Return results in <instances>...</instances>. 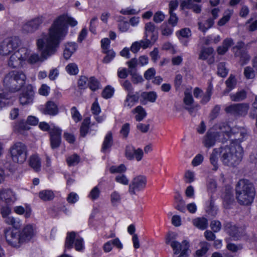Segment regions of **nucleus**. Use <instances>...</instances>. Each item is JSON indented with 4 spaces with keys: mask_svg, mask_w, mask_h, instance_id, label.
I'll use <instances>...</instances> for the list:
<instances>
[{
    "mask_svg": "<svg viewBox=\"0 0 257 257\" xmlns=\"http://www.w3.org/2000/svg\"><path fill=\"white\" fill-rule=\"evenodd\" d=\"M227 86V92H229L234 88L236 85V80L234 76L230 75L225 82Z\"/></svg>",
    "mask_w": 257,
    "mask_h": 257,
    "instance_id": "09e8293b",
    "label": "nucleus"
},
{
    "mask_svg": "<svg viewBox=\"0 0 257 257\" xmlns=\"http://www.w3.org/2000/svg\"><path fill=\"white\" fill-rule=\"evenodd\" d=\"M227 249L233 252H236L238 250L242 249V245L240 244H235L232 243H228L226 245Z\"/></svg>",
    "mask_w": 257,
    "mask_h": 257,
    "instance_id": "69168bd1",
    "label": "nucleus"
},
{
    "mask_svg": "<svg viewBox=\"0 0 257 257\" xmlns=\"http://www.w3.org/2000/svg\"><path fill=\"white\" fill-rule=\"evenodd\" d=\"M229 126L225 123H219L215 125L213 128L208 131L204 136L202 143L204 147L210 148L213 147L217 141L222 142L228 137L227 131Z\"/></svg>",
    "mask_w": 257,
    "mask_h": 257,
    "instance_id": "20e7f679",
    "label": "nucleus"
},
{
    "mask_svg": "<svg viewBox=\"0 0 257 257\" xmlns=\"http://www.w3.org/2000/svg\"><path fill=\"white\" fill-rule=\"evenodd\" d=\"M220 148L214 149L210 156V162L211 164L213 166L212 170L214 171H216L218 168V154H220Z\"/></svg>",
    "mask_w": 257,
    "mask_h": 257,
    "instance_id": "cd10ccee",
    "label": "nucleus"
},
{
    "mask_svg": "<svg viewBox=\"0 0 257 257\" xmlns=\"http://www.w3.org/2000/svg\"><path fill=\"white\" fill-rule=\"evenodd\" d=\"M230 99L233 101H240L244 99L246 97V92L244 90H241L234 94H230Z\"/></svg>",
    "mask_w": 257,
    "mask_h": 257,
    "instance_id": "58836bf2",
    "label": "nucleus"
},
{
    "mask_svg": "<svg viewBox=\"0 0 257 257\" xmlns=\"http://www.w3.org/2000/svg\"><path fill=\"white\" fill-rule=\"evenodd\" d=\"M232 14V11H228L227 12H226L223 17L218 22V25L219 26L224 25L229 20Z\"/></svg>",
    "mask_w": 257,
    "mask_h": 257,
    "instance_id": "6e6d98bb",
    "label": "nucleus"
},
{
    "mask_svg": "<svg viewBox=\"0 0 257 257\" xmlns=\"http://www.w3.org/2000/svg\"><path fill=\"white\" fill-rule=\"evenodd\" d=\"M225 231L234 240H237L241 235V228H239L235 225L230 222H227L224 225Z\"/></svg>",
    "mask_w": 257,
    "mask_h": 257,
    "instance_id": "aec40b11",
    "label": "nucleus"
},
{
    "mask_svg": "<svg viewBox=\"0 0 257 257\" xmlns=\"http://www.w3.org/2000/svg\"><path fill=\"white\" fill-rule=\"evenodd\" d=\"M120 84L124 89L127 91V93H132L134 91V87L131 82L127 80L121 81Z\"/></svg>",
    "mask_w": 257,
    "mask_h": 257,
    "instance_id": "0e129e2a",
    "label": "nucleus"
},
{
    "mask_svg": "<svg viewBox=\"0 0 257 257\" xmlns=\"http://www.w3.org/2000/svg\"><path fill=\"white\" fill-rule=\"evenodd\" d=\"M193 225L201 230L206 229L208 226V220L204 217H198L193 220Z\"/></svg>",
    "mask_w": 257,
    "mask_h": 257,
    "instance_id": "473e14b6",
    "label": "nucleus"
},
{
    "mask_svg": "<svg viewBox=\"0 0 257 257\" xmlns=\"http://www.w3.org/2000/svg\"><path fill=\"white\" fill-rule=\"evenodd\" d=\"M114 89L110 86H106L102 93V96L105 98L111 97L114 93Z\"/></svg>",
    "mask_w": 257,
    "mask_h": 257,
    "instance_id": "4d7b16f0",
    "label": "nucleus"
},
{
    "mask_svg": "<svg viewBox=\"0 0 257 257\" xmlns=\"http://www.w3.org/2000/svg\"><path fill=\"white\" fill-rule=\"evenodd\" d=\"M173 29L166 24H163L161 26V33L163 36H169L172 35Z\"/></svg>",
    "mask_w": 257,
    "mask_h": 257,
    "instance_id": "680f3d73",
    "label": "nucleus"
},
{
    "mask_svg": "<svg viewBox=\"0 0 257 257\" xmlns=\"http://www.w3.org/2000/svg\"><path fill=\"white\" fill-rule=\"evenodd\" d=\"M45 20V17L39 15L25 23L22 30L25 33H34L38 30Z\"/></svg>",
    "mask_w": 257,
    "mask_h": 257,
    "instance_id": "9d476101",
    "label": "nucleus"
},
{
    "mask_svg": "<svg viewBox=\"0 0 257 257\" xmlns=\"http://www.w3.org/2000/svg\"><path fill=\"white\" fill-rule=\"evenodd\" d=\"M129 72L130 75L132 76V81L135 84H138L139 83H141L144 81L143 78L142 76L136 73L132 72V70H129Z\"/></svg>",
    "mask_w": 257,
    "mask_h": 257,
    "instance_id": "de8ad7c7",
    "label": "nucleus"
},
{
    "mask_svg": "<svg viewBox=\"0 0 257 257\" xmlns=\"http://www.w3.org/2000/svg\"><path fill=\"white\" fill-rule=\"evenodd\" d=\"M29 165L36 171H39L41 166L40 158L36 155L31 156L29 159Z\"/></svg>",
    "mask_w": 257,
    "mask_h": 257,
    "instance_id": "2f4dec72",
    "label": "nucleus"
},
{
    "mask_svg": "<svg viewBox=\"0 0 257 257\" xmlns=\"http://www.w3.org/2000/svg\"><path fill=\"white\" fill-rule=\"evenodd\" d=\"M67 163L69 166L76 165L80 161L79 157L76 154L68 157L67 159Z\"/></svg>",
    "mask_w": 257,
    "mask_h": 257,
    "instance_id": "8fccbe9b",
    "label": "nucleus"
},
{
    "mask_svg": "<svg viewBox=\"0 0 257 257\" xmlns=\"http://www.w3.org/2000/svg\"><path fill=\"white\" fill-rule=\"evenodd\" d=\"M132 113L136 114L135 118L138 121L142 120L147 116L145 109L141 105H139L133 109Z\"/></svg>",
    "mask_w": 257,
    "mask_h": 257,
    "instance_id": "7c9ffc66",
    "label": "nucleus"
},
{
    "mask_svg": "<svg viewBox=\"0 0 257 257\" xmlns=\"http://www.w3.org/2000/svg\"><path fill=\"white\" fill-rule=\"evenodd\" d=\"M100 194V190L97 186H95L93 187L92 190L90 191L88 197L92 200H95L97 199Z\"/></svg>",
    "mask_w": 257,
    "mask_h": 257,
    "instance_id": "3c124183",
    "label": "nucleus"
},
{
    "mask_svg": "<svg viewBox=\"0 0 257 257\" xmlns=\"http://www.w3.org/2000/svg\"><path fill=\"white\" fill-rule=\"evenodd\" d=\"M5 237L8 243L12 246L19 247L23 243L21 240L20 232L11 229H7L5 231Z\"/></svg>",
    "mask_w": 257,
    "mask_h": 257,
    "instance_id": "4468645a",
    "label": "nucleus"
},
{
    "mask_svg": "<svg viewBox=\"0 0 257 257\" xmlns=\"http://www.w3.org/2000/svg\"><path fill=\"white\" fill-rule=\"evenodd\" d=\"M228 137L224 140L225 142L228 139L231 141L230 145H240V144L243 141L245 137L246 136L245 131L240 127H233L230 128L229 126V130L227 131Z\"/></svg>",
    "mask_w": 257,
    "mask_h": 257,
    "instance_id": "9b49d317",
    "label": "nucleus"
},
{
    "mask_svg": "<svg viewBox=\"0 0 257 257\" xmlns=\"http://www.w3.org/2000/svg\"><path fill=\"white\" fill-rule=\"evenodd\" d=\"M141 102L145 103L147 101L154 102L157 97L156 93L154 91L143 92L141 95Z\"/></svg>",
    "mask_w": 257,
    "mask_h": 257,
    "instance_id": "bb28decb",
    "label": "nucleus"
},
{
    "mask_svg": "<svg viewBox=\"0 0 257 257\" xmlns=\"http://www.w3.org/2000/svg\"><path fill=\"white\" fill-rule=\"evenodd\" d=\"M5 222L7 224L13 226L15 228H18L21 226L20 220L12 216H9L5 218Z\"/></svg>",
    "mask_w": 257,
    "mask_h": 257,
    "instance_id": "a19ab883",
    "label": "nucleus"
},
{
    "mask_svg": "<svg viewBox=\"0 0 257 257\" xmlns=\"http://www.w3.org/2000/svg\"><path fill=\"white\" fill-rule=\"evenodd\" d=\"M208 243L206 242H204L201 244V248L196 251V255L198 257H201L205 255L208 250Z\"/></svg>",
    "mask_w": 257,
    "mask_h": 257,
    "instance_id": "49530a36",
    "label": "nucleus"
},
{
    "mask_svg": "<svg viewBox=\"0 0 257 257\" xmlns=\"http://www.w3.org/2000/svg\"><path fill=\"white\" fill-rule=\"evenodd\" d=\"M12 104L11 96L3 90H0V108Z\"/></svg>",
    "mask_w": 257,
    "mask_h": 257,
    "instance_id": "c756f323",
    "label": "nucleus"
},
{
    "mask_svg": "<svg viewBox=\"0 0 257 257\" xmlns=\"http://www.w3.org/2000/svg\"><path fill=\"white\" fill-rule=\"evenodd\" d=\"M27 77L21 70H12L7 73L3 80L4 85L13 92L20 90L26 83Z\"/></svg>",
    "mask_w": 257,
    "mask_h": 257,
    "instance_id": "39448f33",
    "label": "nucleus"
},
{
    "mask_svg": "<svg viewBox=\"0 0 257 257\" xmlns=\"http://www.w3.org/2000/svg\"><path fill=\"white\" fill-rule=\"evenodd\" d=\"M39 197L42 200L46 201L52 200L54 197V194L51 190H44L39 193Z\"/></svg>",
    "mask_w": 257,
    "mask_h": 257,
    "instance_id": "e433bc0d",
    "label": "nucleus"
},
{
    "mask_svg": "<svg viewBox=\"0 0 257 257\" xmlns=\"http://www.w3.org/2000/svg\"><path fill=\"white\" fill-rule=\"evenodd\" d=\"M140 95L138 92L136 93H127L125 99L124 101V106L131 108L135 104L139 101Z\"/></svg>",
    "mask_w": 257,
    "mask_h": 257,
    "instance_id": "5701e85b",
    "label": "nucleus"
},
{
    "mask_svg": "<svg viewBox=\"0 0 257 257\" xmlns=\"http://www.w3.org/2000/svg\"><path fill=\"white\" fill-rule=\"evenodd\" d=\"M21 240L23 243L29 240L34 234L33 228L32 225H28L24 228L22 231L20 232Z\"/></svg>",
    "mask_w": 257,
    "mask_h": 257,
    "instance_id": "a878e982",
    "label": "nucleus"
},
{
    "mask_svg": "<svg viewBox=\"0 0 257 257\" xmlns=\"http://www.w3.org/2000/svg\"><path fill=\"white\" fill-rule=\"evenodd\" d=\"M13 129L15 132L22 134L24 131L29 130L30 127L24 120H21L15 123Z\"/></svg>",
    "mask_w": 257,
    "mask_h": 257,
    "instance_id": "c85d7f7f",
    "label": "nucleus"
},
{
    "mask_svg": "<svg viewBox=\"0 0 257 257\" xmlns=\"http://www.w3.org/2000/svg\"><path fill=\"white\" fill-rule=\"evenodd\" d=\"M66 72L70 75H76L78 72L79 69L76 64L74 63H71L68 64L65 67Z\"/></svg>",
    "mask_w": 257,
    "mask_h": 257,
    "instance_id": "37998d69",
    "label": "nucleus"
},
{
    "mask_svg": "<svg viewBox=\"0 0 257 257\" xmlns=\"http://www.w3.org/2000/svg\"><path fill=\"white\" fill-rule=\"evenodd\" d=\"M217 73L221 77H225L228 73V70L226 69L224 63H220L217 66Z\"/></svg>",
    "mask_w": 257,
    "mask_h": 257,
    "instance_id": "13d9d810",
    "label": "nucleus"
},
{
    "mask_svg": "<svg viewBox=\"0 0 257 257\" xmlns=\"http://www.w3.org/2000/svg\"><path fill=\"white\" fill-rule=\"evenodd\" d=\"M156 74V70L154 68L148 69L144 73V77L147 80L152 79Z\"/></svg>",
    "mask_w": 257,
    "mask_h": 257,
    "instance_id": "338daca9",
    "label": "nucleus"
},
{
    "mask_svg": "<svg viewBox=\"0 0 257 257\" xmlns=\"http://www.w3.org/2000/svg\"><path fill=\"white\" fill-rule=\"evenodd\" d=\"M126 170V168L123 164H120L118 166H112L109 168V171L111 173H121L125 172Z\"/></svg>",
    "mask_w": 257,
    "mask_h": 257,
    "instance_id": "603ef678",
    "label": "nucleus"
},
{
    "mask_svg": "<svg viewBox=\"0 0 257 257\" xmlns=\"http://www.w3.org/2000/svg\"><path fill=\"white\" fill-rule=\"evenodd\" d=\"M183 102L186 106H192L193 105L194 99L192 94V91L190 89H186L184 91Z\"/></svg>",
    "mask_w": 257,
    "mask_h": 257,
    "instance_id": "f704fd0d",
    "label": "nucleus"
},
{
    "mask_svg": "<svg viewBox=\"0 0 257 257\" xmlns=\"http://www.w3.org/2000/svg\"><path fill=\"white\" fill-rule=\"evenodd\" d=\"M21 44V40L17 37L8 38L0 43V55L7 56L12 54Z\"/></svg>",
    "mask_w": 257,
    "mask_h": 257,
    "instance_id": "1a4fd4ad",
    "label": "nucleus"
},
{
    "mask_svg": "<svg viewBox=\"0 0 257 257\" xmlns=\"http://www.w3.org/2000/svg\"><path fill=\"white\" fill-rule=\"evenodd\" d=\"M78 199L79 196L77 193L73 192L70 193L67 197V201L70 204H74Z\"/></svg>",
    "mask_w": 257,
    "mask_h": 257,
    "instance_id": "774afa93",
    "label": "nucleus"
},
{
    "mask_svg": "<svg viewBox=\"0 0 257 257\" xmlns=\"http://www.w3.org/2000/svg\"><path fill=\"white\" fill-rule=\"evenodd\" d=\"M124 155L125 157L129 160L136 159L139 162L143 158L144 152L141 148L136 149L133 145H128L125 147Z\"/></svg>",
    "mask_w": 257,
    "mask_h": 257,
    "instance_id": "dca6fc26",
    "label": "nucleus"
},
{
    "mask_svg": "<svg viewBox=\"0 0 257 257\" xmlns=\"http://www.w3.org/2000/svg\"><path fill=\"white\" fill-rule=\"evenodd\" d=\"M156 28V26L153 23H147L145 27V38L150 37L153 42H156L158 39V33Z\"/></svg>",
    "mask_w": 257,
    "mask_h": 257,
    "instance_id": "4be33fe9",
    "label": "nucleus"
},
{
    "mask_svg": "<svg viewBox=\"0 0 257 257\" xmlns=\"http://www.w3.org/2000/svg\"><path fill=\"white\" fill-rule=\"evenodd\" d=\"M176 235L173 233H169L166 238V243L170 244L172 248L174 253L178 254L180 253V256H187L189 249V243L186 240H183L182 243L175 240Z\"/></svg>",
    "mask_w": 257,
    "mask_h": 257,
    "instance_id": "0eeeda50",
    "label": "nucleus"
},
{
    "mask_svg": "<svg viewBox=\"0 0 257 257\" xmlns=\"http://www.w3.org/2000/svg\"><path fill=\"white\" fill-rule=\"evenodd\" d=\"M68 25L74 27L77 25V22L67 14H63L55 19L49 28L48 33H43L37 40V47L41 52V56L33 53L29 57L28 62L31 64L42 62L54 55L67 34Z\"/></svg>",
    "mask_w": 257,
    "mask_h": 257,
    "instance_id": "f257e3e1",
    "label": "nucleus"
},
{
    "mask_svg": "<svg viewBox=\"0 0 257 257\" xmlns=\"http://www.w3.org/2000/svg\"><path fill=\"white\" fill-rule=\"evenodd\" d=\"M41 111L44 114L55 116L59 112L58 106L54 101H48Z\"/></svg>",
    "mask_w": 257,
    "mask_h": 257,
    "instance_id": "412c9836",
    "label": "nucleus"
},
{
    "mask_svg": "<svg viewBox=\"0 0 257 257\" xmlns=\"http://www.w3.org/2000/svg\"><path fill=\"white\" fill-rule=\"evenodd\" d=\"M28 58V50L24 48L14 52L8 60V65L12 68H21Z\"/></svg>",
    "mask_w": 257,
    "mask_h": 257,
    "instance_id": "6e6552de",
    "label": "nucleus"
},
{
    "mask_svg": "<svg viewBox=\"0 0 257 257\" xmlns=\"http://www.w3.org/2000/svg\"><path fill=\"white\" fill-rule=\"evenodd\" d=\"M112 143L113 140L112 133L111 132H108L104 138L102 146L101 151L103 152H105L111 147Z\"/></svg>",
    "mask_w": 257,
    "mask_h": 257,
    "instance_id": "72a5a7b5",
    "label": "nucleus"
},
{
    "mask_svg": "<svg viewBox=\"0 0 257 257\" xmlns=\"http://www.w3.org/2000/svg\"><path fill=\"white\" fill-rule=\"evenodd\" d=\"M89 79L84 76H81L78 80V86L80 89H84L88 86Z\"/></svg>",
    "mask_w": 257,
    "mask_h": 257,
    "instance_id": "bf43d9fd",
    "label": "nucleus"
},
{
    "mask_svg": "<svg viewBox=\"0 0 257 257\" xmlns=\"http://www.w3.org/2000/svg\"><path fill=\"white\" fill-rule=\"evenodd\" d=\"M62 130L58 127L54 126L50 130V140L51 147L53 149L58 148L61 142Z\"/></svg>",
    "mask_w": 257,
    "mask_h": 257,
    "instance_id": "a211bd4d",
    "label": "nucleus"
},
{
    "mask_svg": "<svg viewBox=\"0 0 257 257\" xmlns=\"http://www.w3.org/2000/svg\"><path fill=\"white\" fill-rule=\"evenodd\" d=\"M78 46L76 43L69 42L65 45V48L63 52L64 57L65 59H69L71 56L76 52Z\"/></svg>",
    "mask_w": 257,
    "mask_h": 257,
    "instance_id": "393cba45",
    "label": "nucleus"
},
{
    "mask_svg": "<svg viewBox=\"0 0 257 257\" xmlns=\"http://www.w3.org/2000/svg\"><path fill=\"white\" fill-rule=\"evenodd\" d=\"M236 198L242 205L251 204L255 195V188L252 183L247 179H241L235 187Z\"/></svg>",
    "mask_w": 257,
    "mask_h": 257,
    "instance_id": "7ed1b4c3",
    "label": "nucleus"
},
{
    "mask_svg": "<svg viewBox=\"0 0 257 257\" xmlns=\"http://www.w3.org/2000/svg\"><path fill=\"white\" fill-rule=\"evenodd\" d=\"M34 96V87L32 85L29 84L20 96L19 100L21 104L22 105L31 104L33 101Z\"/></svg>",
    "mask_w": 257,
    "mask_h": 257,
    "instance_id": "f3484780",
    "label": "nucleus"
},
{
    "mask_svg": "<svg viewBox=\"0 0 257 257\" xmlns=\"http://www.w3.org/2000/svg\"><path fill=\"white\" fill-rule=\"evenodd\" d=\"M243 149L240 145H229L220 148V160L224 165L235 166L238 165L242 159Z\"/></svg>",
    "mask_w": 257,
    "mask_h": 257,
    "instance_id": "f03ea898",
    "label": "nucleus"
},
{
    "mask_svg": "<svg viewBox=\"0 0 257 257\" xmlns=\"http://www.w3.org/2000/svg\"><path fill=\"white\" fill-rule=\"evenodd\" d=\"M103 53H106V55L103 59V62L105 63H108L110 62L115 57V53L112 50H106L103 51Z\"/></svg>",
    "mask_w": 257,
    "mask_h": 257,
    "instance_id": "052dcab7",
    "label": "nucleus"
},
{
    "mask_svg": "<svg viewBox=\"0 0 257 257\" xmlns=\"http://www.w3.org/2000/svg\"><path fill=\"white\" fill-rule=\"evenodd\" d=\"M9 152L13 161L15 163L22 164L27 158V148L26 146L21 142H16L10 148Z\"/></svg>",
    "mask_w": 257,
    "mask_h": 257,
    "instance_id": "423d86ee",
    "label": "nucleus"
},
{
    "mask_svg": "<svg viewBox=\"0 0 257 257\" xmlns=\"http://www.w3.org/2000/svg\"><path fill=\"white\" fill-rule=\"evenodd\" d=\"M223 199L227 202H229L233 198L232 188L230 186L225 187V191L222 195Z\"/></svg>",
    "mask_w": 257,
    "mask_h": 257,
    "instance_id": "c03bdc74",
    "label": "nucleus"
},
{
    "mask_svg": "<svg viewBox=\"0 0 257 257\" xmlns=\"http://www.w3.org/2000/svg\"><path fill=\"white\" fill-rule=\"evenodd\" d=\"M70 111L72 117L75 122H78L82 119L81 115L79 112L76 107H72L71 108Z\"/></svg>",
    "mask_w": 257,
    "mask_h": 257,
    "instance_id": "5fc2aeb1",
    "label": "nucleus"
},
{
    "mask_svg": "<svg viewBox=\"0 0 257 257\" xmlns=\"http://www.w3.org/2000/svg\"><path fill=\"white\" fill-rule=\"evenodd\" d=\"M213 49L212 48H206L201 50L199 54V59L201 60H207L209 64L212 63L214 61V57L213 56Z\"/></svg>",
    "mask_w": 257,
    "mask_h": 257,
    "instance_id": "b1692460",
    "label": "nucleus"
},
{
    "mask_svg": "<svg viewBox=\"0 0 257 257\" xmlns=\"http://www.w3.org/2000/svg\"><path fill=\"white\" fill-rule=\"evenodd\" d=\"M185 7L188 9H191L192 11L199 14L201 11V7L200 5L194 3L193 0H187L185 4Z\"/></svg>",
    "mask_w": 257,
    "mask_h": 257,
    "instance_id": "c9c22d12",
    "label": "nucleus"
},
{
    "mask_svg": "<svg viewBox=\"0 0 257 257\" xmlns=\"http://www.w3.org/2000/svg\"><path fill=\"white\" fill-rule=\"evenodd\" d=\"M138 42L139 43V45H140V48H142L144 49L148 48L150 46H152L155 42H153L151 39H149L148 38H145L144 40H141Z\"/></svg>",
    "mask_w": 257,
    "mask_h": 257,
    "instance_id": "e2e57ef3",
    "label": "nucleus"
},
{
    "mask_svg": "<svg viewBox=\"0 0 257 257\" xmlns=\"http://www.w3.org/2000/svg\"><path fill=\"white\" fill-rule=\"evenodd\" d=\"M140 10L134 9L132 7H127L121 9L120 13L124 15H133L138 14Z\"/></svg>",
    "mask_w": 257,
    "mask_h": 257,
    "instance_id": "864d4df0",
    "label": "nucleus"
},
{
    "mask_svg": "<svg viewBox=\"0 0 257 257\" xmlns=\"http://www.w3.org/2000/svg\"><path fill=\"white\" fill-rule=\"evenodd\" d=\"M88 86L92 91H95L99 88V82L94 77L89 78Z\"/></svg>",
    "mask_w": 257,
    "mask_h": 257,
    "instance_id": "a18cd8bd",
    "label": "nucleus"
},
{
    "mask_svg": "<svg viewBox=\"0 0 257 257\" xmlns=\"http://www.w3.org/2000/svg\"><path fill=\"white\" fill-rule=\"evenodd\" d=\"M234 55L235 57H239L240 58L239 61L241 65H243L246 64L250 59V57L247 52L243 50H239V51L235 52Z\"/></svg>",
    "mask_w": 257,
    "mask_h": 257,
    "instance_id": "4c0bfd02",
    "label": "nucleus"
},
{
    "mask_svg": "<svg viewBox=\"0 0 257 257\" xmlns=\"http://www.w3.org/2000/svg\"><path fill=\"white\" fill-rule=\"evenodd\" d=\"M249 105L247 103H237L232 104L226 107L225 111L234 116H244L247 113Z\"/></svg>",
    "mask_w": 257,
    "mask_h": 257,
    "instance_id": "2eb2a0df",
    "label": "nucleus"
},
{
    "mask_svg": "<svg viewBox=\"0 0 257 257\" xmlns=\"http://www.w3.org/2000/svg\"><path fill=\"white\" fill-rule=\"evenodd\" d=\"M75 243V248L77 251H81L84 248L83 240L82 238L76 236L75 232H68L65 240V247L70 249L73 247V243Z\"/></svg>",
    "mask_w": 257,
    "mask_h": 257,
    "instance_id": "ddd939ff",
    "label": "nucleus"
},
{
    "mask_svg": "<svg viewBox=\"0 0 257 257\" xmlns=\"http://www.w3.org/2000/svg\"><path fill=\"white\" fill-rule=\"evenodd\" d=\"M90 123V117H86L83 120L80 128V135L82 137H84L87 134Z\"/></svg>",
    "mask_w": 257,
    "mask_h": 257,
    "instance_id": "ea45409f",
    "label": "nucleus"
},
{
    "mask_svg": "<svg viewBox=\"0 0 257 257\" xmlns=\"http://www.w3.org/2000/svg\"><path fill=\"white\" fill-rule=\"evenodd\" d=\"M0 199L7 205H12L17 200L15 193L11 189H2L0 191Z\"/></svg>",
    "mask_w": 257,
    "mask_h": 257,
    "instance_id": "6ab92c4d",
    "label": "nucleus"
},
{
    "mask_svg": "<svg viewBox=\"0 0 257 257\" xmlns=\"http://www.w3.org/2000/svg\"><path fill=\"white\" fill-rule=\"evenodd\" d=\"M121 196L118 192L113 191L110 194V201L113 206H117L121 202Z\"/></svg>",
    "mask_w": 257,
    "mask_h": 257,
    "instance_id": "79ce46f5",
    "label": "nucleus"
},
{
    "mask_svg": "<svg viewBox=\"0 0 257 257\" xmlns=\"http://www.w3.org/2000/svg\"><path fill=\"white\" fill-rule=\"evenodd\" d=\"M147 177L144 175H138L132 180L128 187V192L131 195L136 194V191H140L146 188Z\"/></svg>",
    "mask_w": 257,
    "mask_h": 257,
    "instance_id": "f8f14e48",
    "label": "nucleus"
}]
</instances>
